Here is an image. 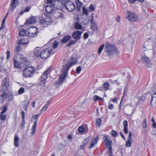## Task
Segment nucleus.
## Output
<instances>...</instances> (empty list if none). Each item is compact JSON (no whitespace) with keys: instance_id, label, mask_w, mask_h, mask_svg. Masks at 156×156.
Masks as SVG:
<instances>
[{"instance_id":"61","label":"nucleus","mask_w":156,"mask_h":156,"mask_svg":"<svg viewBox=\"0 0 156 156\" xmlns=\"http://www.w3.org/2000/svg\"><path fill=\"white\" fill-rule=\"evenodd\" d=\"M84 37L85 39H87L89 37V35L87 33H85L83 34Z\"/></svg>"},{"instance_id":"43","label":"nucleus","mask_w":156,"mask_h":156,"mask_svg":"<svg viewBox=\"0 0 156 156\" xmlns=\"http://www.w3.org/2000/svg\"><path fill=\"white\" fill-rule=\"evenodd\" d=\"M143 127L144 128H146L147 127V119L146 118H144L142 123Z\"/></svg>"},{"instance_id":"22","label":"nucleus","mask_w":156,"mask_h":156,"mask_svg":"<svg viewBox=\"0 0 156 156\" xmlns=\"http://www.w3.org/2000/svg\"><path fill=\"white\" fill-rule=\"evenodd\" d=\"M19 138L17 134H15L14 137V143L16 147H18L19 146Z\"/></svg>"},{"instance_id":"15","label":"nucleus","mask_w":156,"mask_h":156,"mask_svg":"<svg viewBox=\"0 0 156 156\" xmlns=\"http://www.w3.org/2000/svg\"><path fill=\"white\" fill-rule=\"evenodd\" d=\"M42 50V48L40 47H37L35 48L34 50V56L36 57H41Z\"/></svg>"},{"instance_id":"39","label":"nucleus","mask_w":156,"mask_h":156,"mask_svg":"<svg viewBox=\"0 0 156 156\" xmlns=\"http://www.w3.org/2000/svg\"><path fill=\"white\" fill-rule=\"evenodd\" d=\"M4 113L2 114V113H1L0 115V119L1 120L4 121L5 120L6 118V115H4Z\"/></svg>"},{"instance_id":"19","label":"nucleus","mask_w":156,"mask_h":156,"mask_svg":"<svg viewBox=\"0 0 156 156\" xmlns=\"http://www.w3.org/2000/svg\"><path fill=\"white\" fill-rule=\"evenodd\" d=\"M132 133L130 131L129 132V137L127 140L126 142V146L127 147H130L132 145V139L131 137Z\"/></svg>"},{"instance_id":"54","label":"nucleus","mask_w":156,"mask_h":156,"mask_svg":"<svg viewBox=\"0 0 156 156\" xmlns=\"http://www.w3.org/2000/svg\"><path fill=\"white\" fill-rule=\"evenodd\" d=\"M74 19L76 21V22L79 23L80 21V18L78 16H75Z\"/></svg>"},{"instance_id":"27","label":"nucleus","mask_w":156,"mask_h":156,"mask_svg":"<svg viewBox=\"0 0 156 156\" xmlns=\"http://www.w3.org/2000/svg\"><path fill=\"white\" fill-rule=\"evenodd\" d=\"M74 27L76 30H81L82 28V26L78 22L75 23L74 24Z\"/></svg>"},{"instance_id":"24","label":"nucleus","mask_w":156,"mask_h":156,"mask_svg":"<svg viewBox=\"0 0 156 156\" xmlns=\"http://www.w3.org/2000/svg\"><path fill=\"white\" fill-rule=\"evenodd\" d=\"M98 140V137H96L92 140L90 144L89 148H91L93 147L97 143Z\"/></svg>"},{"instance_id":"37","label":"nucleus","mask_w":156,"mask_h":156,"mask_svg":"<svg viewBox=\"0 0 156 156\" xmlns=\"http://www.w3.org/2000/svg\"><path fill=\"white\" fill-rule=\"evenodd\" d=\"M76 41L71 40L67 44V46L68 47H69V46H71V45H72V44L76 43Z\"/></svg>"},{"instance_id":"55","label":"nucleus","mask_w":156,"mask_h":156,"mask_svg":"<svg viewBox=\"0 0 156 156\" xmlns=\"http://www.w3.org/2000/svg\"><path fill=\"white\" fill-rule=\"evenodd\" d=\"M21 48L19 46H17L15 48V51L17 53L19 52Z\"/></svg>"},{"instance_id":"21","label":"nucleus","mask_w":156,"mask_h":156,"mask_svg":"<svg viewBox=\"0 0 156 156\" xmlns=\"http://www.w3.org/2000/svg\"><path fill=\"white\" fill-rule=\"evenodd\" d=\"M36 22V19L35 18L34 16H31L27 20L25 23L27 24H30L35 23Z\"/></svg>"},{"instance_id":"8","label":"nucleus","mask_w":156,"mask_h":156,"mask_svg":"<svg viewBox=\"0 0 156 156\" xmlns=\"http://www.w3.org/2000/svg\"><path fill=\"white\" fill-rule=\"evenodd\" d=\"M64 6L67 10L69 12H73L75 8V6L74 3L69 1L65 2Z\"/></svg>"},{"instance_id":"46","label":"nucleus","mask_w":156,"mask_h":156,"mask_svg":"<svg viewBox=\"0 0 156 156\" xmlns=\"http://www.w3.org/2000/svg\"><path fill=\"white\" fill-rule=\"evenodd\" d=\"M111 135L114 137H116L117 135V133L115 130H113L111 133Z\"/></svg>"},{"instance_id":"42","label":"nucleus","mask_w":156,"mask_h":156,"mask_svg":"<svg viewBox=\"0 0 156 156\" xmlns=\"http://www.w3.org/2000/svg\"><path fill=\"white\" fill-rule=\"evenodd\" d=\"M89 12L90 11H93L95 10V8L92 5H90L89 7L87 8Z\"/></svg>"},{"instance_id":"2","label":"nucleus","mask_w":156,"mask_h":156,"mask_svg":"<svg viewBox=\"0 0 156 156\" xmlns=\"http://www.w3.org/2000/svg\"><path fill=\"white\" fill-rule=\"evenodd\" d=\"M35 71V68L32 66H29L23 71V77L25 78H30L32 77Z\"/></svg>"},{"instance_id":"63","label":"nucleus","mask_w":156,"mask_h":156,"mask_svg":"<svg viewBox=\"0 0 156 156\" xmlns=\"http://www.w3.org/2000/svg\"><path fill=\"white\" fill-rule=\"evenodd\" d=\"M30 9V7L28 6L25 9L24 11H25V12H28L29 11Z\"/></svg>"},{"instance_id":"29","label":"nucleus","mask_w":156,"mask_h":156,"mask_svg":"<svg viewBox=\"0 0 156 156\" xmlns=\"http://www.w3.org/2000/svg\"><path fill=\"white\" fill-rule=\"evenodd\" d=\"M16 56L17 58H20L21 61H25V58L23 55L18 54L16 55Z\"/></svg>"},{"instance_id":"35","label":"nucleus","mask_w":156,"mask_h":156,"mask_svg":"<svg viewBox=\"0 0 156 156\" xmlns=\"http://www.w3.org/2000/svg\"><path fill=\"white\" fill-rule=\"evenodd\" d=\"M78 130L80 133H83L84 132L85 129L83 126H80L79 127Z\"/></svg>"},{"instance_id":"41","label":"nucleus","mask_w":156,"mask_h":156,"mask_svg":"<svg viewBox=\"0 0 156 156\" xmlns=\"http://www.w3.org/2000/svg\"><path fill=\"white\" fill-rule=\"evenodd\" d=\"M104 47V44H102L101 45L98 51V52L99 54H100L101 53Z\"/></svg>"},{"instance_id":"5","label":"nucleus","mask_w":156,"mask_h":156,"mask_svg":"<svg viewBox=\"0 0 156 156\" xmlns=\"http://www.w3.org/2000/svg\"><path fill=\"white\" fill-rule=\"evenodd\" d=\"M126 18L131 22L137 21L138 20V17L135 14L128 10L127 11Z\"/></svg>"},{"instance_id":"52","label":"nucleus","mask_w":156,"mask_h":156,"mask_svg":"<svg viewBox=\"0 0 156 156\" xmlns=\"http://www.w3.org/2000/svg\"><path fill=\"white\" fill-rule=\"evenodd\" d=\"M124 127H127L128 126V122L127 120H124L123 123Z\"/></svg>"},{"instance_id":"11","label":"nucleus","mask_w":156,"mask_h":156,"mask_svg":"<svg viewBox=\"0 0 156 156\" xmlns=\"http://www.w3.org/2000/svg\"><path fill=\"white\" fill-rule=\"evenodd\" d=\"M69 70L63 67V73L59 76V83H62L63 81L65 79Z\"/></svg>"},{"instance_id":"47","label":"nucleus","mask_w":156,"mask_h":156,"mask_svg":"<svg viewBox=\"0 0 156 156\" xmlns=\"http://www.w3.org/2000/svg\"><path fill=\"white\" fill-rule=\"evenodd\" d=\"M7 82V80L6 78H5L3 80L2 85H5V86H7L6 85V83Z\"/></svg>"},{"instance_id":"16","label":"nucleus","mask_w":156,"mask_h":156,"mask_svg":"<svg viewBox=\"0 0 156 156\" xmlns=\"http://www.w3.org/2000/svg\"><path fill=\"white\" fill-rule=\"evenodd\" d=\"M83 32L80 31H75L72 34L73 37L76 40H78L81 38Z\"/></svg>"},{"instance_id":"33","label":"nucleus","mask_w":156,"mask_h":156,"mask_svg":"<svg viewBox=\"0 0 156 156\" xmlns=\"http://www.w3.org/2000/svg\"><path fill=\"white\" fill-rule=\"evenodd\" d=\"M8 105H9L7 104H5L4 105L3 108L1 112V113H2V114L6 112L8 108Z\"/></svg>"},{"instance_id":"20","label":"nucleus","mask_w":156,"mask_h":156,"mask_svg":"<svg viewBox=\"0 0 156 156\" xmlns=\"http://www.w3.org/2000/svg\"><path fill=\"white\" fill-rule=\"evenodd\" d=\"M89 140L88 138H86L83 140L80 145V148L81 149H85Z\"/></svg>"},{"instance_id":"36","label":"nucleus","mask_w":156,"mask_h":156,"mask_svg":"<svg viewBox=\"0 0 156 156\" xmlns=\"http://www.w3.org/2000/svg\"><path fill=\"white\" fill-rule=\"evenodd\" d=\"M93 100L94 101L103 100V99L97 95H95L93 97Z\"/></svg>"},{"instance_id":"38","label":"nucleus","mask_w":156,"mask_h":156,"mask_svg":"<svg viewBox=\"0 0 156 156\" xmlns=\"http://www.w3.org/2000/svg\"><path fill=\"white\" fill-rule=\"evenodd\" d=\"M88 8L86 9L84 7H83L82 9L83 13L85 15H87L88 14Z\"/></svg>"},{"instance_id":"10","label":"nucleus","mask_w":156,"mask_h":156,"mask_svg":"<svg viewBox=\"0 0 156 156\" xmlns=\"http://www.w3.org/2000/svg\"><path fill=\"white\" fill-rule=\"evenodd\" d=\"M39 116V114H37L35 115H33L32 118L34 119H37V120L34 122V124L33 125L32 129L31 131V136L33 135L35 133L36 130V128L37 127V118Z\"/></svg>"},{"instance_id":"40","label":"nucleus","mask_w":156,"mask_h":156,"mask_svg":"<svg viewBox=\"0 0 156 156\" xmlns=\"http://www.w3.org/2000/svg\"><path fill=\"white\" fill-rule=\"evenodd\" d=\"M25 103L23 105V108L26 111L27 110V108L29 103V101H26Z\"/></svg>"},{"instance_id":"58","label":"nucleus","mask_w":156,"mask_h":156,"mask_svg":"<svg viewBox=\"0 0 156 156\" xmlns=\"http://www.w3.org/2000/svg\"><path fill=\"white\" fill-rule=\"evenodd\" d=\"M123 131L125 134L128 133V128L127 127H124Z\"/></svg>"},{"instance_id":"30","label":"nucleus","mask_w":156,"mask_h":156,"mask_svg":"<svg viewBox=\"0 0 156 156\" xmlns=\"http://www.w3.org/2000/svg\"><path fill=\"white\" fill-rule=\"evenodd\" d=\"M102 120L101 118H98L97 119L96 122V125L97 127H100L101 124Z\"/></svg>"},{"instance_id":"14","label":"nucleus","mask_w":156,"mask_h":156,"mask_svg":"<svg viewBox=\"0 0 156 156\" xmlns=\"http://www.w3.org/2000/svg\"><path fill=\"white\" fill-rule=\"evenodd\" d=\"M93 19V16H91V18L90 20V27L92 30L93 31H95L98 30V27Z\"/></svg>"},{"instance_id":"50","label":"nucleus","mask_w":156,"mask_h":156,"mask_svg":"<svg viewBox=\"0 0 156 156\" xmlns=\"http://www.w3.org/2000/svg\"><path fill=\"white\" fill-rule=\"evenodd\" d=\"M81 70V68L80 66H78L76 69V72L77 74H79Z\"/></svg>"},{"instance_id":"13","label":"nucleus","mask_w":156,"mask_h":156,"mask_svg":"<svg viewBox=\"0 0 156 156\" xmlns=\"http://www.w3.org/2000/svg\"><path fill=\"white\" fill-rule=\"evenodd\" d=\"M141 60L146 63V66L149 68H151L152 66V64L150 61L149 58L146 55H144L141 57Z\"/></svg>"},{"instance_id":"9","label":"nucleus","mask_w":156,"mask_h":156,"mask_svg":"<svg viewBox=\"0 0 156 156\" xmlns=\"http://www.w3.org/2000/svg\"><path fill=\"white\" fill-rule=\"evenodd\" d=\"M28 35L30 37H34L37 36L38 34L37 29L35 27H30L29 28Z\"/></svg>"},{"instance_id":"26","label":"nucleus","mask_w":156,"mask_h":156,"mask_svg":"<svg viewBox=\"0 0 156 156\" xmlns=\"http://www.w3.org/2000/svg\"><path fill=\"white\" fill-rule=\"evenodd\" d=\"M151 95L152 98L151 100V105H152L153 101H154L155 103H156V94L153 93V94H152L151 93Z\"/></svg>"},{"instance_id":"6","label":"nucleus","mask_w":156,"mask_h":156,"mask_svg":"<svg viewBox=\"0 0 156 156\" xmlns=\"http://www.w3.org/2000/svg\"><path fill=\"white\" fill-rule=\"evenodd\" d=\"M73 55H72L71 57L68 61V63L63 66L64 69L66 68L69 70L72 66L75 65L77 62L76 58Z\"/></svg>"},{"instance_id":"32","label":"nucleus","mask_w":156,"mask_h":156,"mask_svg":"<svg viewBox=\"0 0 156 156\" xmlns=\"http://www.w3.org/2000/svg\"><path fill=\"white\" fill-rule=\"evenodd\" d=\"M103 88L106 90H107L109 89V84L108 83H105L103 84Z\"/></svg>"},{"instance_id":"51","label":"nucleus","mask_w":156,"mask_h":156,"mask_svg":"<svg viewBox=\"0 0 156 156\" xmlns=\"http://www.w3.org/2000/svg\"><path fill=\"white\" fill-rule=\"evenodd\" d=\"M152 93L156 94V85H154L152 88Z\"/></svg>"},{"instance_id":"62","label":"nucleus","mask_w":156,"mask_h":156,"mask_svg":"<svg viewBox=\"0 0 156 156\" xmlns=\"http://www.w3.org/2000/svg\"><path fill=\"white\" fill-rule=\"evenodd\" d=\"M25 12L24 11L21 10L20 12L18 15V17H20L21 15H22Z\"/></svg>"},{"instance_id":"31","label":"nucleus","mask_w":156,"mask_h":156,"mask_svg":"<svg viewBox=\"0 0 156 156\" xmlns=\"http://www.w3.org/2000/svg\"><path fill=\"white\" fill-rule=\"evenodd\" d=\"M7 90V86L2 85L1 88V92L3 93H5Z\"/></svg>"},{"instance_id":"49","label":"nucleus","mask_w":156,"mask_h":156,"mask_svg":"<svg viewBox=\"0 0 156 156\" xmlns=\"http://www.w3.org/2000/svg\"><path fill=\"white\" fill-rule=\"evenodd\" d=\"M76 4L77 6H81L82 3L80 2L79 0H76Z\"/></svg>"},{"instance_id":"7","label":"nucleus","mask_w":156,"mask_h":156,"mask_svg":"<svg viewBox=\"0 0 156 156\" xmlns=\"http://www.w3.org/2000/svg\"><path fill=\"white\" fill-rule=\"evenodd\" d=\"M104 142L105 145L108 148V152L112 151V147L111 146L112 141L111 140V138L108 136L105 135L104 136Z\"/></svg>"},{"instance_id":"28","label":"nucleus","mask_w":156,"mask_h":156,"mask_svg":"<svg viewBox=\"0 0 156 156\" xmlns=\"http://www.w3.org/2000/svg\"><path fill=\"white\" fill-rule=\"evenodd\" d=\"M26 35V32L24 29H21L19 33V35L20 37L25 36Z\"/></svg>"},{"instance_id":"56","label":"nucleus","mask_w":156,"mask_h":156,"mask_svg":"<svg viewBox=\"0 0 156 156\" xmlns=\"http://www.w3.org/2000/svg\"><path fill=\"white\" fill-rule=\"evenodd\" d=\"M5 17L3 19L2 23L1 24V26L2 27H4L5 26Z\"/></svg>"},{"instance_id":"34","label":"nucleus","mask_w":156,"mask_h":156,"mask_svg":"<svg viewBox=\"0 0 156 156\" xmlns=\"http://www.w3.org/2000/svg\"><path fill=\"white\" fill-rule=\"evenodd\" d=\"M58 43L55 41L54 43L53 44L52 48L53 49L52 50L53 51H55V52H56V50L55 49L58 47Z\"/></svg>"},{"instance_id":"1","label":"nucleus","mask_w":156,"mask_h":156,"mask_svg":"<svg viewBox=\"0 0 156 156\" xmlns=\"http://www.w3.org/2000/svg\"><path fill=\"white\" fill-rule=\"evenodd\" d=\"M105 50L107 56L111 58L116 53L117 49L115 45L107 42L105 44Z\"/></svg>"},{"instance_id":"60","label":"nucleus","mask_w":156,"mask_h":156,"mask_svg":"<svg viewBox=\"0 0 156 156\" xmlns=\"http://www.w3.org/2000/svg\"><path fill=\"white\" fill-rule=\"evenodd\" d=\"M113 107V105L112 104H109L108 106V108L110 109H112Z\"/></svg>"},{"instance_id":"25","label":"nucleus","mask_w":156,"mask_h":156,"mask_svg":"<svg viewBox=\"0 0 156 156\" xmlns=\"http://www.w3.org/2000/svg\"><path fill=\"white\" fill-rule=\"evenodd\" d=\"M71 38V37L69 35L64 36L62 39L61 40V41L63 43H65L68 41Z\"/></svg>"},{"instance_id":"3","label":"nucleus","mask_w":156,"mask_h":156,"mask_svg":"<svg viewBox=\"0 0 156 156\" xmlns=\"http://www.w3.org/2000/svg\"><path fill=\"white\" fill-rule=\"evenodd\" d=\"M55 53V51H53L51 48H48L42 50L41 52V58L44 59H46Z\"/></svg>"},{"instance_id":"17","label":"nucleus","mask_w":156,"mask_h":156,"mask_svg":"<svg viewBox=\"0 0 156 156\" xmlns=\"http://www.w3.org/2000/svg\"><path fill=\"white\" fill-rule=\"evenodd\" d=\"M29 42V40L27 38H22L18 42L19 45L27 44Z\"/></svg>"},{"instance_id":"45","label":"nucleus","mask_w":156,"mask_h":156,"mask_svg":"<svg viewBox=\"0 0 156 156\" xmlns=\"http://www.w3.org/2000/svg\"><path fill=\"white\" fill-rule=\"evenodd\" d=\"M48 107L47 105H44L40 110L41 113L45 111Z\"/></svg>"},{"instance_id":"57","label":"nucleus","mask_w":156,"mask_h":156,"mask_svg":"<svg viewBox=\"0 0 156 156\" xmlns=\"http://www.w3.org/2000/svg\"><path fill=\"white\" fill-rule=\"evenodd\" d=\"M10 56V52L9 51H8L6 52V58L8 59Z\"/></svg>"},{"instance_id":"64","label":"nucleus","mask_w":156,"mask_h":156,"mask_svg":"<svg viewBox=\"0 0 156 156\" xmlns=\"http://www.w3.org/2000/svg\"><path fill=\"white\" fill-rule=\"evenodd\" d=\"M47 2L48 3L53 5L54 3V1L53 0H47Z\"/></svg>"},{"instance_id":"53","label":"nucleus","mask_w":156,"mask_h":156,"mask_svg":"<svg viewBox=\"0 0 156 156\" xmlns=\"http://www.w3.org/2000/svg\"><path fill=\"white\" fill-rule=\"evenodd\" d=\"M25 119H22V122L21 125V127L22 128L24 129L25 128Z\"/></svg>"},{"instance_id":"23","label":"nucleus","mask_w":156,"mask_h":156,"mask_svg":"<svg viewBox=\"0 0 156 156\" xmlns=\"http://www.w3.org/2000/svg\"><path fill=\"white\" fill-rule=\"evenodd\" d=\"M14 65L15 68L19 69H21V63L17 60H14Z\"/></svg>"},{"instance_id":"59","label":"nucleus","mask_w":156,"mask_h":156,"mask_svg":"<svg viewBox=\"0 0 156 156\" xmlns=\"http://www.w3.org/2000/svg\"><path fill=\"white\" fill-rule=\"evenodd\" d=\"M21 114L22 115V119H25V113L24 111H22Z\"/></svg>"},{"instance_id":"44","label":"nucleus","mask_w":156,"mask_h":156,"mask_svg":"<svg viewBox=\"0 0 156 156\" xmlns=\"http://www.w3.org/2000/svg\"><path fill=\"white\" fill-rule=\"evenodd\" d=\"M25 89L24 88L21 87L19 90L18 91V93L19 94H22L24 92Z\"/></svg>"},{"instance_id":"12","label":"nucleus","mask_w":156,"mask_h":156,"mask_svg":"<svg viewBox=\"0 0 156 156\" xmlns=\"http://www.w3.org/2000/svg\"><path fill=\"white\" fill-rule=\"evenodd\" d=\"M56 8V7L55 5H48L46 6L45 10L47 13H52L55 12Z\"/></svg>"},{"instance_id":"48","label":"nucleus","mask_w":156,"mask_h":156,"mask_svg":"<svg viewBox=\"0 0 156 156\" xmlns=\"http://www.w3.org/2000/svg\"><path fill=\"white\" fill-rule=\"evenodd\" d=\"M146 96V94H144L140 97V100L144 101L145 100Z\"/></svg>"},{"instance_id":"18","label":"nucleus","mask_w":156,"mask_h":156,"mask_svg":"<svg viewBox=\"0 0 156 156\" xmlns=\"http://www.w3.org/2000/svg\"><path fill=\"white\" fill-rule=\"evenodd\" d=\"M19 0H11L10 2V7L11 10L13 11L18 5Z\"/></svg>"},{"instance_id":"4","label":"nucleus","mask_w":156,"mask_h":156,"mask_svg":"<svg viewBox=\"0 0 156 156\" xmlns=\"http://www.w3.org/2000/svg\"><path fill=\"white\" fill-rule=\"evenodd\" d=\"M51 72V69L48 68L42 74L40 79V84L43 86V87L44 88L46 80L48 78V75Z\"/></svg>"}]
</instances>
